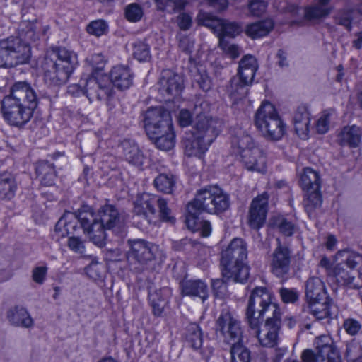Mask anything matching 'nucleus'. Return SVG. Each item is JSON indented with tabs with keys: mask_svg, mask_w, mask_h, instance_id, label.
Listing matches in <instances>:
<instances>
[{
	"mask_svg": "<svg viewBox=\"0 0 362 362\" xmlns=\"http://www.w3.org/2000/svg\"><path fill=\"white\" fill-rule=\"evenodd\" d=\"M277 246L270 256V271L276 277L286 279L291 270V251L277 240Z\"/></svg>",
	"mask_w": 362,
	"mask_h": 362,
	"instance_id": "nucleus-16",
	"label": "nucleus"
},
{
	"mask_svg": "<svg viewBox=\"0 0 362 362\" xmlns=\"http://www.w3.org/2000/svg\"><path fill=\"white\" fill-rule=\"evenodd\" d=\"M240 157L243 165L248 170L262 173L266 171V156L264 151L258 146L245 150Z\"/></svg>",
	"mask_w": 362,
	"mask_h": 362,
	"instance_id": "nucleus-23",
	"label": "nucleus"
},
{
	"mask_svg": "<svg viewBox=\"0 0 362 362\" xmlns=\"http://www.w3.org/2000/svg\"><path fill=\"white\" fill-rule=\"evenodd\" d=\"M158 9L168 13H175L184 10L187 5L186 0H156Z\"/></svg>",
	"mask_w": 362,
	"mask_h": 362,
	"instance_id": "nucleus-43",
	"label": "nucleus"
},
{
	"mask_svg": "<svg viewBox=\"0 0 362 362\" xmlns=\"http://www.w3.org/2000/svg\"><path fill=\"white\" fill-rule=\"evenodd\" d=\"M86 95L90 103L97 101H106L110 105V98L113 96L114 91L110 84L103 83L95 77H89L86 81Z\"/></svg>",
	"mask_w": 362,
	"mask_h": 362,
	"instance_id": "nucleus-21",
	"label": "nucleus"
},
{
	"mask_svg": "<svg viewBox=\"0 0 362 362\" xmlns=\"http://www.w3.org/2000/svg\"><path fill=\"white\" fill-rule=\"evenodd\" d=\"M194 221L192 218V217H189V214L187 213V222L188 226H190V223L193 222V228H197L201 229V233L204 237H208L210 235L211 232V226L209 221H199L198 217Z\"/></svg>",
	"mask_w": 362,
	"mask_h": 362,
	"instance_id": "nucleus-59",
	"label": "nucleus"
},
{
	"mask_svg": "<svg viewBox=\"0 0 362 362\" xmlns=\"http://www.w3.org/2000/svg\"><path fill=\"white\" fill-rule=\"evenodd\" d=\"M185 337L187 343L194 350H198L202 346V332L197 323H190L187 326Z\"/></svg>",
	"mask_w": 362,
	"mask_h": 362,
	"instance_id": "nucleus-40",
	"label": "nucleus"
},
{
	"mask_svg": "<svg viewBox=\"0 0 362 362\" xmlns=\"http://www.w3.org/2000/svg\"><path fill=\"white\" fill-rule=\"evenodd\" d=\"M211 287L214 296L217 298H223L226 294V284L223 279H216L212 281Z\"/></svg>",
	"mask_w": 362,
	"mask_h": 362,
	"instance_id": "nucleus-60",
	"label": "nucleus"
},
{
	"mask_svg": "<svg viewBox=\"0 0 362 362\" xmlns=\"http://www.w3.org/2000/svg\"><path fill=\"white\" fill-rule=\"evenodd\" d=\"M213 141L211 139L208 140L207 138H204L203 136L192 133L190 136L183 140L185 153L189 157H201L208 150Z\"/></svg>",
	"mask_w": 362,
	"mask_h": 362,
	"instance_id": "nucleus-24",
	"label": "nucleus"
},
{
	"mask_svg": "<svg viewBox=\"0 0 362 362\" xmlns=\"http://www.w3.org/2000/svg\"><path fill=\"white\" fill-rule=\"evenodd\" d=\"M314 344L318 348L317 362H342L339 350L329 336L321 335L317 337Z\"/></svg>",
	"mask_w": 362,
	"mask_h": 362,
	"instance_id": "nucleus-22",
	"label": "nucleus"
},
{
	"mask_svg": "<svg viewBox=\"0 0 362 362\" xmlns=\"http://www.w3.org/2000/svg\"><path fill=\"white\" fill-rule=\"evenodd\" d=\"M299 185L305 192L303 200L305 211L309 216H311L312 214L319 209L322 203L318 173L311 168H305L300 175Z\"/></svg>",
	"mask_w": 362,
	"mask_h": 362,
	"instance_id": "nucleus-10",
	"label": "nucleus"
},
{
	"mask_svg": "<svg viewBox=\"0 0 362 362\" xmlns=\"http://www.w3.org/2000/svg\"><path fill=\"white\" fill-rule=\"evenodd\" d=\"M230 352L231 362H251V352L243 342L231 346Z\"/></svg>",
	"mask_w": 362,
	"mask_h": 362,
	"instance_id": "nucleus-44",
	"label": "nucleus"
},
{
	"mask_svg": "<svg viewBox=\"0 0 362 362\" xmlns=\"http://www.w3.org/2000/svg\"><path fill=\"white\" fill-rule=\"evenodd\" d=\"M142 121L148 137L155 136L160 131L165 132L173 126L170 112L162 106L148 108Z\"/></svg>",
	"mask_w": 362,
	"mask_h": 362,
	"instance_id": "nucleus-13",
	"label": "nucleus"
},
{
	"mask_svg": "<svg viewBox=\"0 0 362 362\" xmlns=\"http://www.w3.org/2000/svg\"><path fill=\"white\" fill-rule=\"evenodd\" d=\"M230 206V198L221 188L210 185L199 189L195 197L187 205L189 217L195 219L202 212L218 214L226 211Z\"/></svg>",
	"mask_w": 362,
	"mask_h": 362,
	"instance_id": "nucleus-6",
	"label": "nucleus"
},
{
	"mask_svg": "<svg viewBox=\"0 0 362 362\" xmlns=\"http://www.w3.org/2000/svg\"><path fill=\"white\" fill-rule=\"evenodd\" d=\"M268 2L264 0H250L247 3V8L251 16L260 17L264 15L267 9Z\"/></svg>",
	"mask_w": 362,
	"mask_h": 362,
	"instance_id": "nucleus-51",
	"label": "nucleus"
},
{
	"mask_svg": "<svg viewBox=\"0 0 362 362\" xmlns=\"http://www.w3.org/2000/svg\"><path fill=\"white\" fill-rule=\"evenodd\" d=\"M268 200L269 194L266 192L252 199L248 214L250 228L258 230L264 224L268 211Z\"/></svg>",
	"mask_w": 362,
	"mask_h": 362,
	"instance_id": "nucleus-20",
	"label": "nucleus"
},
{
	"mask_svg": "<svg viewBox=\"0 0 362 362\" xmlns=\"http://www.w3.org/2000/svg\"><path fill=\"white\" fill-rule=\"evenodd\" d=\"M153 184L158 191L171 194L176 187V179L171 174L161 173L154 179Z\"/></svg>",
	"mask_w": 362,
	"mask_h": 362,
	"instance_id": "nucleus-41",
	"label": "nucleus"
},
{
	"mask_svg": "<svg viewBox=\"0 0 362 362\" xmlns=\"http://www.w3.org/2000/svg\"><path fill=\"white\" fill-rule=\"evenodd\" d=\"M272 224L285 236H291L293 234L294 224L283 216L274 218Z\"/></svg>",
	"mask_w": 362,
	"mask_h": 362,
	"instance_id": "nucleus-48",
	"label": "nucleus"
},
{
	"mask_svg": "<svg viewBox=\"0 0 362 362\" xmlns=\"http://www.w3.org/2000/svg\"><path fill=\"white\" fill-rule=\"evenodd\" d=\"M133 76L129 66L124 65L114 66L110 73L111 83L120 90L128 89L132 85Z\"/></svg>",
	"mask_w": 362,
	"mask_h": 362,
	"instance_id": "nucleus-29",
	"label": "nucleus"
},
{
	"mask_svg": "<svg viewBox=\"0 0 362 362\" xmlns=\"http://www.w3.org/2000/svg\"><path fill=\"white\" fill-rule=\"evenodd\" d=\"M353 20L352 11L348 9L341 10L335 17L336 23L344 26L347 30H351V22Z\"/></svg>",
	"mask_w": 362,
	"mask_h": 362,
	"instance_id": "nucleus-58",
	"label": "nucleus"
},
{
	"mask_svg": "<svg viewBox=\"0 0 362 362\" xmlns=\"http://www.w3.org/2000/svg\"><path fill=\"white\" fill-rule=\"evenodd\" d=\"M78 216L83 233L99 247L106 244L107 230L117 233L121 237L127 235L124 216L112 204L101 206L96 216L90 206L83 205Z\"/></svg>",
	"mask_w": 362,
	"mask_h": 362,
	"instance_id": "nucleus-1",
	"label": "nucleus"
},
{
	"mask_svg": "<svg viewBox=\"0 0 362 362\" xmlns=\"http://www.w3.org/2000/svg\"><path fill=\"white\" fill-rule=\"evenodd\" d=\"M281 316L268 317L264 329L250 328L255 331L259 344L264 347H274L277 344L278 334L281 328Z\"/></svg>",
	"mask_w": 362,
	"mask_h": 362,
	"instance_id": "nucleus-19",
	"label": "nucleus"
},
{
	"mask_svg": "<svg viewBox=\"0 0 362 362\" xmlns=\"http://www.w3.org/2000/svg\"><path fill=\"white\" fill-rule=\"evenodd\" d=\"M80 210L62 216L55 225V230L62 232V236H76L77 231L83 229L78 217Z\"/></svg>",
	"mask_w": 362,
	"mask_h": 362,
	"instance_id": "nucleus-27",
	"label": "nucleus"
},
{
	"mask_svg": "<svg viewBox=\"0 0 362 362\" xmlns=\"http://www.w3.org/2000/svg\"><path fill=\"white\" fill-rule=\"evenodd\" d=\"M332 0H317L305 10V17L308 20H320L327 18L333 11L330 4Z\"/></svg>",
	"mask_w": 362,
	"mask_h": 362,
	"instance_id": "nucleus-31",
	"label": "nucleus"
},
{
	"mask_svg": "<svg viewBox=\"0 0 362 362\" xmlns=\"http://www.w3.org/2000/svg\"><path fill=\"white\" fill-rule=\"evenodd\" d=\"M86 273L93 279H100L103 277V266L102 264L93 262L86 267Z\"/></svg>",
	"mask_w": 362,
	"mask_h": 362,
	"instance_id": "nucleus-61",
	"label": "nucleus"
},
{
	"mask_svg": "<svg viewBox=\"0 0 362 362\" xmlns=\"http://www.w3.org/2000/svg\"><path fill=\"white\" fill-rule=\"evenodd\" d=\"M257 69H238L237 76L230 81L227 91L230 98L238 102L245 98L248 93V87L252 85Z\"/></svg>",
	"mask_w": 362,
	"mask_h": 362,
	"instance_id": "nucleus-17",
	"label": "nucleus"
},
{
	"mask_svg": "<svg viewBox=\"0 0 362 362\" xmlns=\"http://www.w3.org/2000/svg\"><path fill=\"white\" fill-rule=\"evenodd\" d=\"M362 136L361 129L356 126L344 127L339 135L341 145H347L356 148L361 142Z\"/></svg>",
	"mask_w": 362,
	"mask_h": 362,
	"instance_id": "nucleus-33",
	"label": "nucleus"
},
{
	"mask_svg": "<svg viewBox=\"0 0 362 362\" xmlns=\"http://www.w3.org/2000/svg\"><path fill=\"white\" fill-rule=\"evenodd\" d=\"M55 59L45 57L42 68L45 83L49 86L65 84L78 64L77 54L66 47L53 49Z\"/></svg>",
	"mask_w": 362,
	"mask_h": 362,
	"instance_id": "nucleus-5",
	"label": "nucleus"
},
{
	"mask_svg": "<svg viewBox=\"0 0 362 362\" xmlns=\"http://www.w3.org/2000/svg\"><path fill=\"white\" fill-rule=\"evenodd\" d=\"M156 197L144 193L136 197L134 202V223L141 229H146L151 223V217L156 214Z\"/></svg>",
	"mask_w": 362,
	"mask_h": 362,
	"instance_id": "nucleus-15",
	"label": "nucleus"
},
{
	"mask_svg": "<svg viewBox=\"0 0 362 362\" xmlns=\"http://www.w3.org/2000/svg\"><path fill=\"white\" fill-rule=\"evenodd\" d=\"M272 312L271 317L281 316L279 305L272 303V294L266 287H255L251 292L245 316L250 328H257L264 320L267 313Z\"/></svg>",
	"mask_w": 362,
	"mask_h": 362,
	"instance_id": "nucleus-7",
	"label": "nucleus"
},
{
	"mask_svg": "<svg viewBox=\"0 0 362 362\" xmlns=\"http://www.w3.org/2000/svg\"><path fill=\"white\" fill-rule=\"evenodd\" d=\"M108 25L104 20H96L90 22L86 27L87 32L96 37L107 33Z\"/></svg>",
	"mask_w": 362,
	"mask_h": 362,
	"instance_id": "nucleus-52",
	"label": "nucleus"
},
{
	"mask_svg": "<svg viewBox=\"0 0 362 362\" xmlns=\"http://www.w3.org/2000/svg\"><path fill=\"white\" fill-rule=\"evenodd\" d=\"M143 16L142 8L136 3L127 6L125 8V16L129 21L137 22Z\"/></svg>",
	"mask_w": 362,
	"mask_h": 362,
	"instance_id": "nucleus-57",
	"label": "nucleus"
},
{
	"mask_svg": "<svg viewBox=\"0 0 362 362\" xmlns=\"http://www.w3.org/2000/svg\"><path fill=\"white\" fill-rule=\"evenodd\" d=\"M35 172L40 179L41 184L52 186L57 178L54 165L47 160H40L36 163Z\"/></svg>",
	"mask_w": 362,
	"mask_h": 362,
	"instance_id": "nucleus-32",
	"label": "nucleus"
},
{
	"mask_svg": "<svg viewBox=\"0 0 362 362\" xmlns=\"http://www.w3.org/2000/svg\"><path fill=\"white\" fill-rule=\"evenodd\" d=\"M148 138L153 141L158 149L165 151L171 150L175 144V134L173 126L168 128L165 132L160 131L155 136H149Z\"/></svg>",
	"mask_w": 362,
	"mask_h": 362,
	"instance_id": "nucleus-37",
	"label": "nucleus"
},
{
	"mask_svg": "<svg viewBox=\"0 0 362 362\" xmlns=\"http://www.w3.org/2000/svg\"><path fill=\"white\" fill-rule=\"evenodd\" d=\"M295 130L299 136L306 134L309 131L310 117L308 111L305 106L297 108L293 116Z\"/></svg>",
	"mask_w": 362,
	"mask_h": 362,
	"instance_id": "nucleus-39",
	"label": "nucleus"
},
{
	"mask_svg": "<svg viewBox=\"0 0 362 362\" xmlns=\"http://www.w3.org/2000/svg\"><path fill=\"white\" fill-rule=\"evenodd\" d=\"M38 102L37 94L30 83L16 81L1 101L2 117L10 126L22 128L33 117Z\"/></svg>",
	"mask_w": 362,
	"mask_h": 362,
	"instance_id": "nucleus-2",
	"label": "nucleus"
},
{
	"mask_svg": "<svg viewBox=\"0 0 362 362\" xmlns=\"http://www.w3.org/2000/svg\"><path fill=\"white\" fill-rule=\"evenodd\" d=\"M247 245L240 238H233L221 253L220 266L223 278L244 283L249 277V267L245 261Z\"/></svg>",
	"mask_w": 362,
	"mask_h": 362,
	"instance_id": "nucleus-4",
	"label": "nucleus"
},
{
	"mask_svg": "<svg viewBox=\"0 0 362 362\" xmlns=\"http://www.w3.org/2000/svg\"><path fill=\"white\" fill-rule=\"evenodd\" d=\"M182 296L199 297L204 302L209 297L208 286L199 279H183L180 282Z\"/></svg>",
	"mask_w": 362,
	"mask_h": 362,
	"instance_id": "nucleus-26",
	"label": "nucleus"
},
{
	"mask_svg": "<svg viewBox=\"0 0 362 362\" xmlns=\"http://www.w3.org/2000/svg\"><path fill=\"white\" fill-rule=\"evenodd\" d=\"M307 303L317 299H326L327 295L324 282L318 277L309 278L305 285Z\"/></svg>",
	"mask_w": 362,
	"mask_h": 362,
	"instance_id": "nucleus-30",
	"label": "nucleus"
},
{
	"mask_svg": "<svg viewBox=\"0 0 362 362\" xmlns=\"http://www.w3.org/2000/svg\"><path fill=\"white\" fill-rule=\"evenodd\" d=\"M156 205L158 207L159 217L161 221L170 223L175 222V218L172 215V211L168 206L167 201L163 198L156 197Z\"/></svg>",
	"mask_w": 362,
	"mask_h": 362,
	"instance_id": "nucleus-50",
	"label": "nucleus"
},
{
	"mask_svg": "<svg viewBox=\"0 0 362 362\" xmlns=\"http://www.w3.org/2000/svg\"><path fill=\"white\" fill-rule=\"evenodd\" d=\"M200 247V243L192 240V239L185 238L177 242L174 243L173 248L175 250H182L186 252H194Z\"/></svg>",
	"mask_w": 362,
	"mask_h": 362,
	"instance_id": "nucleus-56",
	"label": "nucleus"
},
{
	"mask_svg": "<svg viewBox=\"0 0 362 362\" xmlns=\"http://www.w3.org/2000/svg\"><path fill=\"white\" fill-rule=\"evenodd\" d=\"M346 357L348 361L358 362L362 358V346L358 343H351L347 345Z\"/></svg>",
	"mask_w": 362,
	"mask_h": 362,
	"instance_id": "nucleus-55",
	"label": "nucleus"
},
{
	"mask_svg": "<svg viewBox=\"0 0 362 362\" xmlns=\"http://www.w3.org/2000/svg\"><path fill=\"white\" fill-rule=\"evenodd\" d=\"M127 244L129 247L126 251L127 260L134 269H143L156 259L158 252L156 245L144 239H129Z\"/></svg>",
	"mask_w": 362,
	"mask_h": 362,
	"instance_id": "nucleus-12",
	"label": "nucleus"
},
{
	"mask_svg": "<svg viewBox=\"0 0 362 362\" xmlns=\"http://www.w3.org/2000/svg\"><path fill=\"white\" fill-rule=\"evenodd\" d=\"M278 293L284 303H295L299 299V292L294 288L281 287Z\"/></svg>",
	"mask_w": 362,
	"mask_h": 362,
	"instance_id": "nucleus-53",
	"label": "nucleus"
},
{
	"mask_svg": "<svg viewBox=\"0 0 362 362\" xmlns=\"http://www.w3.org/2000/svg\"><path fill=\"white\" fill-rule=\"evenodd\" d=\"M273 27V21L271 19H266L247 25L245 33L252 39L260 38L268 35Z\"/></svg>",
	"mask_w": 362,
	"mask_h": 362,
	"instance_id": "nucleus-38",
	"label": "nucleus"
},
{
	"mask_svg": "<svg viewBox=\"0 0 362 362\" xmlns=\"http://www.w3.org/2000/svg\"><path fill=\"white\" fill-rule=\"evenodd\" d=\"M184 88V80L182 76L170 69L161 71L158 81V92L166 100L178 96Z\"/></svg>",
	"mask_w": 362,
	"mask_h": 362,
	"instance_id": "nucleus-18",
	"label": "nucleus"
},
{
	"mask_svg": "<svg viewBox=\"0 0 362 362\" xmlns=\"http://www.w3.org/2000/svg\"><path fill=\"white\" fill-rule=\"evenodd\" d=\"M6 318L9 323L14 327L30 329L34 325V320L30 314L25 308L21 305L11 308L7 311Z\"/></svg>",
	"mask_w": 362,
	"mask_h": 362,
	"instance_id": "nucleus-28",
	"label": "nucleus"
},
{
	"mask_svg": "<svg viewBox=\"0 0 362 362\" xmlns=\"http://www.w3.org/2000/svg\"><path fill=\"white\" fill-rule=\"evenodd\" d=\"M218 36H225L234 38L243 31L242 26L235 22H229L223 20Z\"/></svg>",
	"mask_w": 362,
	"mask_h": 362,
	"instance_id": "nucleus-46",
	"label": "nucleus"
},
{
	"mask_svg": "<svg viewBox=\"0 0 362 362\" xmlns=\"http://www.w3.org/2000/svg\"><path fill=\"white\" fill-rule=\"evenodd\" d=\"M118 151L129 163L138 167L143 165L144 154L134 141L123 140L118 146Z\"/></svg>",
	"mask_w": 362,
	"mask_h": 362,
	"instance_id": "nucleus-25",
	"label": "nucleus"
},
{
	"mask_svg": "<svg viewBox=\"0 0 362 362\" xmlns=\"http://www.w3.org/2000/svg\"><path fill=\"white\" fill-rule=\"evenodd\" d=\"M233 148L237 149V152L242 156V153L247 149L257 147L254 145L252 137L243 132H240L234 136L231 140Z\"/></svg>",
	"mask_w": 362,
	"mask_h": 362,
	"instance_id": "nucleus-42",
	"label": "nucleus"
},
{
	"mask_svg": "<svg viewBox=\"0 0 362 362\" xmlns=\"http://www.w3.org/2000/svg\"><path fill=\"white\" fill-rule=\"evenodd\" d=\"M337 256H346V259L337 264L333 269V274L338 284L352 288H361L362 255L343 250L339 251Z\"/></svg>",
	"mask_w": 362,
	"mask_h": 362,
	"instance_id": "nucleus-9",
	"label": "nucleus"
},
{
	"mask_svg": "<svg viewBox=\"0 0 362 362\" xmlns=\"http://www.w3.org/2000/svg\"><path fill=\"white\" fill-rule=\"evenodd\" d=\"M255 124L262 136L269 141L281 139L286 132V125L269 102L262 103L255 115Z\"/></svg>",
	"mask_w": 362,
	"mask_h": 362,
	"instance_id": "nucleus-8",
	"label": "nucleus"
},
{
	"mask_svg": "<svg viewBox=\"0 0 362 362\" xmlns=\"http://www.w3.org/2000/svg\"><path fill=\"white\" fill-rule=\"evenodd\" d=\"M38 38L32 24H26L19 36H11L0 40V66L15 67L28 64L31 57L29 41Z\"/></svg>",
	"mask_w": 362,
	"mask_h": 362,
	"instance_id": "nucleus-3",
	"label": "nucleus"
},
{
	"mask_svg": "<svg viewBox=\"0 0 362 362\" xmlns=\"http://www.w3.org/2000/svg\"><path fill=\"white\" fill-rule=\"evenodd\" d=\"M193 83H197L204 91H208L212 86L211 79L204 69H196L193 74Z\"/></svg>",
	"mask_w": 362,
	"mask_h": 362,
	"instance_id": "nucleus-47",
	"label": "nucleus"
},
{
	"mask_svg": "<svg viewBox=\"0 0 362 362\" xmlns=\"http://www.w3.org/2000/svg\"><path fill=\"white\" fill-rule=\"evenodd\" d=\"M133 56L139 62L150 60L151 55L149 45L143 41H136L132 44Z\"/></svg>",
	"mask_w": 362,
	"mask_h": 362,
	"instance_id": "nucleus-45",
	"label": "nucleus"
},
{
	"mask_svg": "<svg viewBox=\"0 0 362 362\" xmlns=\"http://www.w3.org/2000/svg\"><path fill=\"white\" fill-rule=\"evenodd\" d=\"M177 122L182 127H188L192 124L194 125L192 114L187 109L180 110L177 115Z\"/></svg>",
	"mask_w": 362,
	"mask_h": 362,
	"instance_id": "nucleus-63",
	"label": "nucleus"
},
{
	"mask_svg": "<svg viewBox=\"0 0 362 362\" xmlns=\"http://www.w3.org/2000/svg\"><path fill=\"white\" fill-rule=\"evenodd\" d=\"M168 288L149 291L148 299L155 315L159 316L163 313L168 303Z\"/></svg>",
	"mask_w": 362,
	"mask_h": 362,
	"instance_id": "nucleus-36",
	"label": "nucleus"
},
{
	"mask_svg": "<svg viewBox=\"0 0 362 362\" xmlns=\"http://www.w3.org/2000/svg\"><path fill=\"white\" fill-rule=\"evenodd\" d=\"M69 247L75 252L82 254L85 251L84 243L82 240L76 236H70L68 240Z\"/></svg>",
	"mask_w": 362,
	"mask_h": 362,
	"instance_id": "nucleus-64",
	"label": "nucleus"
},
{
	"mask_svg": "<svg viewBox=\"0 0 362 362\" xmlns=\"http://www.w3.org/2000/svg\"><path fill=\"white\" fill-rule=\"evenodd\" d=\"M332 300L329 296L325 299H317L308 303V311L316 319L322 320L330 315V306Z\"/></svg>",
	"mask_w": 362,
	"mask_h": 362,
	"instance_id": "nucleus-34",
	"label": "nucleus"
},
{
	"mask_svg": "<svg viewBox=\"0 0 362 362\" xmlns=\"http://www.w3.org/2000/svg\"><path fill=\"white\" fill-rule=\"evenodd\" d=\"M216 333H219L224 341L231 346L243 342L240 322L228 311L222 312L216 320Z\"/></svg>",
	"mask_w": 362,
	"mask_h": 362,
	"instance_id": "nucleus-14",
	"label": "nucleus"
},
{
	"mask_svg": "<svg viewBox=\"0 0 362 362\" xmlns=\"http://www.w3.org/2000/svg\"><path fill=\"white\" fill-rule=\"evenodd\" d=\"M343 327L349 334L354 336L361 330V324L355 319L348 318L344 321Z\"/></svg>",
	"mask_w": 362,
	"mask_h": 362,
	"instance_id": "nucleus-62",
	"label": "nucleus"
},
{
	"mask_svg": "<svg viewBox=\"0 0 362 362\" xmlns=\"http://www.w3.org/2000/svg\"><path fill=\"white\" fill-rule=\"evenodd\" d=\"M218 37V47L223 53L232 59L238 58L240 54V47L235 44L230 43L226 40L223 36Z\"/></svg>",
	"mask_w": 362,
	"mask_h": 362,
	"instance_id": "nucleus-49",
	"label": "nucleus"
},
{
	"mask_svg": "<svg viewBox=\"0 0 362 362\" xmlns=\"http://www.w3.org/2000/svg\"><path fill=\"white\" fill-rule=\"evenodd\" d=\"M209 110L210 106L206 101L196 102L193 112L194 119L192 133L214 141L220 133L221 122L211 117L209 115Z\"/></svg>",
	"mask_w": 362,
	"mask_h": 362,
	"instance_id": "nucleus-11",
	"label": "nucleus"
},
{
	"mask_svg": "<svg viewBox=\"0 0 362 362\" xmlns=\"http://www.w3.org/2000/svg\"><path fill=\"white\" fill-rule=\"evenodd\" d=\"M198 21L204 26L216 30H220L223 20L215 18L207 13H200L198 16Z\"/></svg>",
	"mask_w": 362,
	"mask_h": 362,
	"instance_id": "nucleus-54",
	"label": "nucleus"
},
{
	"mask_svg": "<svg viewBox=\"0 0 362 362\" xmlns=\"http://www.w3.org/2000/svg\"><path fill=\"white\" fill-rule=\"evenodd\" d=\"M17 189L13 175L8 172L0 173V199H12Z\"/></svg>",
	"mask_w": 362,
	"mask_h": 362,
	"instance_id": "nucleus-35",
	"label": "nucleus"
}]
</instances>
